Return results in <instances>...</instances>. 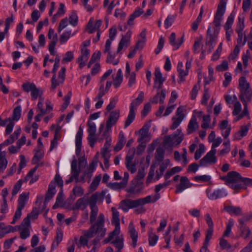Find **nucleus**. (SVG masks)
I'll return each mask as SVG.
<instances>
[{
    "mask_svg": "<svg viewBox=\"0 0 252 252\" xmlns=\"http://www.w3.org/2000/svg\"><path fill=\"white\" fill-rule=\"evenodd\" d=\"M42 94V91L41 90L40 88H37L35 86L31 93L32 99L35 100L37 98L39 95H41Z\"/></svg>",
    "mask_w": 252,
    "mask_h": 252,
    "instance_id": "nucleus-46",
    "label": "nucleus"
},
{
    "mask_svg": "<svg viewBox=\"0 0 252 252\" xmlns=\"http://www.w3.org/2000/svg\"><path fill=\"white\" fill-rule=\"evenodd\" d=\"M91 215H90V223L92 224L95 220L97 216L98 209V207L90 208Z\"/></svg>",
    "mask_w": 252,
    "mask_h": 252,
    "instance_id": "nucleus-49",
    "label": "nucleus"
},
{
    "mask_svg": "<svg viewBox=\"0 0 252 252\" xmlns=\"http://www.w3.org/2000/svg\"><path fill=\"white\" fill-rule=\"evenodd\" d=\"M83 134V128L80 126L75 136V153L77 156H79L81 153Z\"/></svg>",
    "mask_w": 252,
    "mask_h": 252,
    "instance_id": "nucleus-12",
    "label": "nucleus"
},
{
    "mask_svg": "<svg viewBox=\"0 0 252 252\" xmlns=\"http://www.w3.org/2000/svg\"><path fill=\"white\" fill-rule=\"evenodd\" d=\"M247 87L248 88H251L250 83L247 82L245 77H241L239 79L238 88L240 91L246 89Z\"/></svg>",
    "mask_w": 252,
    "mask_h": 252,
    "instance_id": "nucleus-35",
    "label": "nucleus"
},
{
    "mask_svg": "<svg viewBox=\"0 0 252 252\" xmlns=\"http://www.w3.org/2000/svg\"><path fill=\"white\" fill-rule=\"evenodd\" d=\"M107 53L108 55L106 59V62L107 63H111L114 65L118 64L119 62V60L117 59L116 60H114L115 58V54H112L111 52H109Z\"/></svg>",
    "mask_w": 252,
    "mask_h": 252,
    "instance_id": "nucleus-54",
    "label": "nucleus"
},
{
    "mask_svg": "<svg viewBox=\"0 0 252 252\" xmlns=\"http://www.w3.org/2000/svg\"><path fill=\"white\" fill-rule=\"evenodd\" d=\"M222 43H220L216 51L213 53L212 57V60L217 61L219 59L220 53L222 51Z\"/></svg>",
    "mask_w": 252,
    "mask_h": 252,
    "instance_id": "nucleus-56",
    "label": "nucleus"
},
{
    "mask_svg": "<svg viewBox=\"0 0 252 252\" xmlns=\"http://www.w3.org/2000/svg\"><path fill=\"white\" fill-rule=\"evenodd\" d=\"M111 209L112 211V222L115 225V228L114 230L109 234L108 237L109 239L111 241H112L115 237H118L120 232L119 213L114 207H112Z\"/></svg>",
    "mask_w": 252,
    "mask_h": 252,
    "instance_id": "nucleus-6",
    "label": "nucleus"
},
{
    "mask_svg": "<svg viewBox=\"0 0 252 252\" xmlns=\"http://www.w3.org/2000/svg\"><path fill=\"white\" fill-rule=\"evenodd\" d=\"M216 152V150H211L199 161V166L205 167L215 164L217 162V157L215 156Z\"/></svg>",
    "mask_w": 252,
    "mask_h": 252,
    "instance_id": "nucleus-7",
    "label": "nucleus"
},
{
    "mask_svg": "<svg viewBox=\"0 0 252 252\" xmlns=\"http://www.w3.org/2000/svg\"><path fill=\"white\" fill-rule=\"evenodd\" d=\"M29 199V193L23 192L20 194L18 200V205L15 211L11 224H15L16 221L20 219L22 215V210L25 207Z\"/></svg>",
    "mask_w": 252,
    "mask_h": 252,
    "instance_id": "nucleus-5",
    "label": "nucleus"
},
{
    "mask_svg": "<svg viewBox=\"0 0 252 252\" xmlns=\"http://www.w3.org/2000/svg\"><path fill=\"white\" fill-rule=\"evenodd\" d=\"M123 79L122 71L119 69L117 73L116 76L113 79V86L117 89L121 85Z\"/></svg>",
    "mask_w": 252,
    "mask_h": 252,
    "instance_id": "nucleus-25",
    "label": "nucleus"
},
{
    "mask_svg": "<svg viewBox=\"0 0 252 252\" xmlns=\"http://www.w3.org/2000/svg\"><path fill=\"white\" fill-rule=\"evenodd\" d=\"M97 161H98V158L97 156H95L94 158V159L91 163H90L89 165V167L88 168V171L87 172V175L88 176H91V174L94 171V170L95 169L97 165Z\"/></svg>",
    "mask_w": 252,
    "mask_h": 252,
    "instance_id": "nucleus-37",
    "label": "nucleus"
},
{
    "mask_svg": "<svg viewBox=\"0 0 252 252\" xmlns=\"http://www.w3.org/2000/svg\"><path fill=\"white\" fill-rule=\"evenodd\" d=\"M158 239V236L153 234H149V243L150 246H154Z\"/></svg>",
    "mask_w": 252,
    "mask_h": 252,
    "instance_id": "nucleus-63",
    "label": "nucleus"
},
{
    "mask_svg": "<svg viewBox=\"0 0 252 252\" xmlns=\"http://www.w3.org/2000/svg\"><path fill=\"white\" fill-rule=\"evenodd\" d=\"M238 228L240 237L243 238L245 239L249 237L251 233L250 229L245 223H243L242 220L240 221V224H239Z\"/></svg>",
    "mask_w": 252,
    "mask_h": 252,
    "instance_id": "nucleus-17",
    "label": "nucleus"
},
{
    "mask_svg": "<svg viewBox=\"0 0 252 252\" xmlns=\"http://www.w3.org/2000/svg\"><path fill=\"white\" fill-rule=\"evenodd\" d=\"M206 192L207 197L210 200H216L227 195V193L224 189H215L213 191L210 189H207Z\"/></svg>",
    "mask_w": 252,
    "mask_h": 252,
    "instance_id": "nucleus-8",
    "label": "nucleus"
},
{
    "mask_svg": "<svg viewBox=\"0 0 252 252\" xmlns=\"http://www.w3.org/2000/svg\"><path fill=\"white\" fill-rule=\"evenodd\" d=\"M60 138L59 130L57 128L55 131L54 139L51 141L50 151L56 148L58 145V140Z\"/></svg>",
    "mask_w": 252,
    "mask_h": 252,
    "instance_id": "nucleus-39",
    "label": "nucleus"
},
{
    "mask_svg": "<svg viewBox=\"0 0 252 252\" xmlns=\"http://www.w3.org/2000/svg\"><path fill=\"white\" fill-rule=\"evenodd\" d=\"M224 210L228 213H233L236 215H241L242 213L241 209L239 207L226 206L224 207Z\"/></svg>",
    "mask_w": 252,
    "mask_h": 252,
    "instance_id": "nucleus-38",
    "label": "nucleus"
},
{
    "mask_svg": "<svg viewBox=\"0 0 252 252\" xmlns=\"http://www.w3.org/2000/svg\"><path fill=\"white\" fill-rule=\"evenodd\" d=\"M182 168L179 166H176L170 170H168L165 175V179L166 180L169 179L171 176L173 175L176 173H179L181 171H182Z\"/></svg>",
    "mask_w": 252,
    "mask_h": 252,
    "instance_id": "nucleus-41",
    "label": "nucleus"
},
{
    "mask_svg": "<svg viewBox=\"0 0 252 252\" xmlns=\"http://www.w3.org/2000/svg\"><path fill=\"white\" fill-rule=\"evenodd\" d=\"M145 170L144 168H141L138 170L137 175L136 177L133 180V182H138L142 181V179L145 177Z\"/></svg>",
    "mask_w": 252,
    "mask_h": 252,
    "instance_id": "nucleus-51",
    "label": "nucleus"
},
{
    "mask_svg": "<svg viewBox=\"0 0 252 252\" xmlns=\"http://www.w3.org/2000/svg\"><path fill=\"white\" fill-rule=\"evenodd\" d=\"M87 203H88L86 202L85 198L83 197L79 198L73 205L72 209H81L82 210H84L86 208Z\"/></svg>",
    "mask_w": 252,
    "mask_h": 252,
    "instance_id": "nucleus-26",
    "label": "nucleus"
},
{
    "mask_svg": "<svg viewBox=\"0 0 252 252\" xmlns=\"http://www.w3.org/2000/svg\"><path fill=\"white\" fill-rule=\"evenodd\" d=\"M144 97V92L141 91L139 93L138 97L134 99L130 104L129 112L125 122L124 128H126L133 121L135 117V111L137 107L143 101Z\"/></svg>",
    "mask_w": 252,
    "mask_h": 252,
    "instance_id": "nucleus-4",
    "label": "nucleus"
},
{
    "mask_svg": "<svg viewBox=\"0 0 252 252\" xmlns=\"http://www.w3.org/2000/svg\"><path fill=\"white\" fill-rule=\"evenodd\" d=\"M120 112L119 110L113 111L110 113V116L106 122V128L107 130L115 125L119 118Z\"/></svg>",
    "mask_w": 252,
    "mask_h": 252,
    "instance_id": "nucleus-13",
    "label": "nucleus"
},
{
    "mask_svg": "<svg viewBox=\"0 0 252 252\" xmlns=\"http://www.w3.org/2000/svg\"><path fill=\"white\" fill-rule=\"evenodd\" d=\"M6 152L0 153V172H3L6 168L8 161L5 158Z\"/></svg>",
    "mask_w": 252,
    "mask_h": 252,
    "instance_id": "nucleus-27",
    "label": "nucleus"
},
{
    "mask_svg": "<svg viewBox=\"0 0 252 252\" xmlns=\"http://www.w3.org/2000/svg\"><path fill=\"white\" fill-rule=\"evenodd\" d=\"M160 194L148 195L144 198H139L136 200L126 199L122 200L119 204V208L125 212H127L130 209L136 208L138 206L149 203H154L159 199Z\"/></svg>",
    "mask_w": 252,
    "mask_h": 252,
    "instance_id": "nucleus-2",
    "label": "nucleus"
},
{
    "mask_svg": "<svg viewBox=\"0 0 252 252\" xmlns=\"http://www.w3.org/2000/svg\"><path fill=\"white\" fill-rule=\"evenodd\" d=\"M169 40L170 44L172 46L174 50L178 49L184 42V36H183L179 42H176V34L175 32H172L169 37Z\"/></svg>",
    "mask_w": 252,
    "mask_h": 252,
    "instance_id": "nucleus-21",
    "label": "nucleus"
},
{
    "mask_svg": "<svg viewBox=\"0 0 252 252\" xmlns=\"http://www.w3.org/2000/svg\"><path fill=\"white\" fill-rule=\"evenodd\" d=\"M101 178V175H99L94 178V180L90 185V189L91 190H94L96 189V188L99 185Z\"/></svg>",
    "mask_w": 252,
    "mask_h": 252,
    "instance_id": "nucleus-52",
    "label": "nucleus"
},
{
    "mask_svg": "<svg viewBox=\"0 0 252 252\" xmlns=\"http://www.w3.org/2000/svg\"><path fill=\"white\" fill-rule=\"evenodd\" d=\"M154 75V83H156V84H158V82H160L162 80H163V81H165V79L162 77V73H161L160 69L159 68H156Z\"/></svg>",
    "mask_w": 252,
    "mask_h": 252,
    "instance_id": "nucleus-47",
    "label": "nucleus"
},
{
    "mask_svg": "<svg viewBox=\"0 0 252 252\" xmlns=\"http://www.w3.org/2000/svg\"><path fill=\"white\" fill-rule=\"evenodd\" d=\"M105 193L104 191L101 192H96L93 194L88 200L87 203L90 208L97 207L96 204L98 201L102 202L104 199Z\"/></svg>",
    "mask_w": 252,
    "mask_h": 252,
    "instance_id": "nucleus-9",
    "label": "nucleus"
},
{
    "mask_svg": "<svg viewBox=\"0 0 252 252\" xmlns=\"http://www.w3.org/2000/svg\"><path fill=\"white\" fill-rule=\"evenodd\" d=\"M8 120V123L6 126L5 129V133L7 135L10 134L12 131L13 128L15 125L14 122L12 121V119H11V118H9Z\"/></svg>",
    "mask_w": 252,
    "mask_h": 252,
    "instance_id": "nucleus-62",
    "label": "nucleus"
},
{
    "mask_svg": "<svg viewBox=\"0 0 252 252\" xmlns=\"http://www.w3.org/2000/svg\"><path fill=\"white\" fill-rule=\"evenodd\" d=\"M125 141V139L124 134L122 131H121L119 134L118 141L116 146L114 148V151L118 152L120 150H121L124 146Z\"/></svg>",
    "mask_w": 252,
    "mask_h": 252,
    "instance_id": "nucleus-29",
    "label": "nucleus"
},
{
    "mask_svg": "<svg viewBox=\"0 0 252 252\" xmlns=\"http://www.w3.org/2000/svg\"><path fill=\"white\" fill-rule=\"evenodd\" d=\"M106 229H101L100 231L98 233L97 236L93 241V244L94 246L91 250V252H94L95 246L97 245L99 241L105 235Z\"/></svg>",
    "mask_w": 252,
    "mask_h": 252,
    "instance_id": "nucleus-32",
    "label": "nucleus"
},
{
    "mask_svg": "<svg viewBox=\"0 0 252 252\" xmlns=\"http://www.w3.org/2000/svg\"><path fill=\"white\" fill-rule=\"evenodd\" d=\"M48 37L49 39H52L51 41H54L55 43H57L58 41V35L56 33H55L54 30L50 28L48 33Z\"/></svg>",
    "mask_w": 252,
    "mask_h": 252,
    "instance_id": "nucleus-58",
    "label": "nucleus"
},
{
    "mask_svg": "<svg viewBox=\"0 0 252 252\" xmlns=\"http://www.w3.org/2000/svg\"><path fill=\"white\" fill-rule=\"evenodd\" d=\"M155 166L154 165H152L150 167V171L146 180V184H149L151 182L154 175H155Z\"/></svg>",
    "mask_w": 252,
    "mask_h": 252,
    "instance_id": "nucleus-61",
    "label": "nucleus"
},
{
    "mask_svg": "<svg viewBox=\"0 0 252 252\" xmlns=\"http://www.w3.org/2000/svg\"><path fill=\"white\" fill-rule=\"evenodd\" d=\"M252 97V90L248 87L246 89L240 91L239 98L242 102H250Z\"/></svg>",
    "mask_w": 252,
    "mask_h": 252,
    "instance_id": "nucleus-15",
    "label": "nucleus"
},
{
    "mask_svg": "<svg viewBox=\"0 0 252 252\" xmlns=\"http://www.w3.org/2000/svg\"><path fill=\"white\" fill-rule=\"evenodd\" d=\"M100 229H97V227L93 224L89 230L84 233V236L87 238L93 237L96 233H98Z\"/></svg>",
    "mask_w": 252,
    "mask_h": 252,
    "instance_id": "nucleus-33",
    "label": "nucleus"
},
{
    "mask_svg": "<svg viewBox=\"0 0 252 252\" xmlns=\"http://www.w3.org/2000/svg\"><path fill=\"white\" fill-rule=\"evenodd\" d=\"M191 184L189 182V179L186 177H182L180 179V183L176 186V192L180 193L185 189L190 188Z\"/></svg>",
    "mask_w": 252,
    "mask_h": 252,
    "instance_id": "nucleus-14",
    "label": "nucleus"
},
{
    "mask_svg": "<svg viewBox=\"0 0 252 252\" xmlns=\"http://www.w3.org/2000/svg\"><path fill=\"white\" fill-rule=\"evenodd\" d=\"M21 107L20 106H17L16 107L13 112L11 119L14 122V121H18L20 119L21 117Z\"/></svg>",
    "mask_w": 252,
    "mask_h": 252,
    "instance_id": "nucleus-44",
    "label": "nucleus"
},
{
    "mask_svg": "<svg viewBox=\"0 0 252 252\" xmlns=\"http://www.w3.org/2000/svg\"><path fill=\"white\" fill-rule=\"evenodd\" d=\"M124 239L119 237H117L114 241L111 242V244H113L118 249L117 252H121V249L124 247Z\"/></svg>",
    "mask_w": 252,
    "mask_h": 252,
    "instance_id": "nucleus-36",
    "label": "nucleus"
},
{
    "mask_svg": "<svg viewBox=\"0 0 252 252\" xmlns=\"http://www.w3.org/2000/svg\"><path fill=\"white\" fill-rule=\"evenodd\" d=\"M245 27L244 25V17L242 16H239L238 22L237 24L236 32L237 33H243Z\"/></svg>",
    "mask_w": 252,
    "mask_h": 252,
    "instance_id": "nucleus-40",
    "label": "nucleus"
},
{
    "mask_svg": "<svg viewBox=\"0 0 252 252\" xmlns=\"http://www.w3.org/2000/svg\"><path fill=\"white\" fill-rule=\"evenodd\" d=\"M213 233V228H208L206 233L205 239L203 244L208 246L209 242L211 239Z\"/></svg>",
    "mask_w": 252,
    "mask_h": 252,
    "instance_id": "nucleus-60",
    "label": "nucleus"
},
{
    "mask_svg": "<svg viewBox=\"0 0 252 252\" xmlns=\"http://www.w3.org/2000/svg\"><path fill=\"white\" fill-rule=\"evenodd\" d=\"M56 193L55 186L51 183L48 187V191L45 196V203H48Z\"/></svg>",
    "mask_w": 252,
    "mask_h": 252,
    "instance_id": "nucleus-23",
    "label": "nucleus"
},
{
    "mask_svg": "<svg viewBox=\"0 0 252 252\" xmlns=\"http://www.w3.org/2000/svg\"><path fill=\"white\" fill-rule=\"evenodd\" d=\"M129 232L130 234V238L132 240V246L133 248H135L137 245L138 233L134 227L130 228L129 229Z\"/></svg>",
    "mask_w": 252,
    "mask_h": 252,
    "instance_id": "nucleus-34",
    "label": "nucleus"
},
{
    "mask_svg": "<svg viewBox=\"0 0 252 252\" xmlns=\"http://www.w3.org/2000/svg\"><path fill=\"white\" fill-rule=\"evenodd\" d=\"M198 128L197 119L195 115H192L188 126L187 133L190 134L194 132Z\"/></svg>",
    "mask_w": 252,
    "mask_h": 252,
    "instance_id": "nucleus-19",
    "label": "nucleus"
},
{
    "mask_svg": "<svg viewBox=\"0 0 252 252\" xmlns=\"http://www.w3.org/2000/svg\"><path fill=\"white\" fill-rule=\"evenodd\" d=\"M35 85L33 83L27 82L22 85L23 90L26 93L32 92Z\"/></svg>",
    "mask_w": 252,
    "mask_h": 252,
    "instance_id": "nucleus-55",
    "label": "nucleus"
},
{
    "mask_svg": "<svg viewBox=\"0 0 252 252\" xmlns=\"http://www.w3.org/2000/svg\"><path fill=\"white\" fill-rule=\"evenodd\" d=\"M142 184V181H139L138 182H133L132 181V184L126 189V191L129 193L127 197H131L133 194H139L142 189V188L140 187Z\"/></svg>",
    "mask_w": 252,
    "mask_h": 252,
    "instance_id": "nucleus-11",
    "label": "nucleus"
},
{
    "mask_svg": "<svg viewBox=\"0 0 252 252\" xmlns=\"http://www.w3.org/2000/svg\"><path fill=\"white\" fill-rule=\"evenodd\" d=\"M1 230H0V239L3 238L6 234L10 233L15 232L16 229V228L11 225L7 226H3L1 227Z\"/></svg>",
    "mask_w": 252,
    "mask_h": 252,
    "instance_id": "nucleus-30",
    "label": "nucleus"
},
{
    "mask_svg": "<svg viewBox=\"0 0 252 252\" xmlns=\"http://www.w3.org/2000/svg\"><path fill=\"white\" fill-rule=\"evenodd\" d=\"M220 178L225 182V185L235 190L244 188L241 184L238 183L241 182L242 176L236 171L229 172L226 176H220Z\"/></svg>",
    "mask_w": 252,
    "mask_h": 252,
    "instance_id": "nucleus-3",
    "label": "nucleus"
},
{
    "mask_svg": "<svg viewBox=\"0 0 252 252\" xmlns=\"http://www.w3.org/2000/svg\"><path fill=\"white\" fill-rule=\"evenodd\" d=\"M131 35V31H128L125 35H123L119 44L116 53L119 54L124 47L127 48L130 44Z\"/></svg>",
    "mask_w": 252,
    "mask_h": 252,
    "instance_id": "nucleus-10",
    "label": "nucleus"
},
{
    "mask_svg": "<svg viewBox=\"0 0 252 252\" xmlns=\"http://www.w3.org/2000/svg\"><path fill=\"white\" fill-rule=\"evenodd\" d=\"M172 120H174V122L172 125L170 126V129L172 130H174L176 129L180 125V124L183 121V118L181 117L177 118L173 117Z\"/></svg>",
    "mask_w": 252,
    "mask_h": 252,
    "instance_id": "nucleus-64",
    "label": "nucleus"
},
{
    "mask_svg": "<svg viewBox=\"0 0 252 252\" xmlns=\"http://www.w3.org/2000/svg\"><path fill=\"white\" fill-rule=\"evenodd\" d=\"M112 82L107 81L106 84L105 88H104V84L102 83H100V86L99 88V96L101 95H104L109 91L112 85Z\"/></svg>",
    "mask_w": 252,
    "mask_h": 252,
    "instance_id": "nucleus-31",
    "label": "nucleus"
},
{
    "mask_svg": "<svg viewBox=\"0 0 252 252\" xmlns=\"http://www.w3.org/2000/svg\"><path fill=\"white\" fill-rule=\"evenodd\" d=\"M71 173L74 174V175H79L80 169L77 168V161L76 159H73L71 164Z\"/></svg>",
    "mask_w": 252,
    "mask_h": 252,
    "instance_id": "nucleus-50",
    "label": "nucleus"
},
{
    "mask_svg": "<svg viewBox=\"0 0 252 252\" xmlns=\"http://www.w3.org/2000/svg\"><path fill=\"white\" fill-rule=\"evenodd\" d=\"M176 18L175 15H168L164 21V26L166 29L170 27Z\"/></svg>",
    "mask_w": 252,
    "mask_h": 252,
    "instance_id": "nucleus-59",
    "label": "nucleus"
},
{
    "mask_svg": "<svg viewBox=\"0 0 252 252\" xmlns=\"http://www.w3.org/2000/svg\"><path fill=\"white\" fill-rule=\"evenodd\" d=\"M90 55V51L86 48H83L81 50V55L80 56L77 60V62L79 63V67L82 68L86 65V62L89 59V56Z\"/></svg>",
    "mask_w": 252,
    "mask_h": 252,
    "instance_id": "nucleus-16",
    "label": "nucleus"
},
{
    "mask_svg": "<svg viewBox=\"0 0 252 252\" xmlns=\"http://www.w3.org/2000/svg\"><path fill=\"white\" fill-rule=\"evenodd\" d=\"M234 20V15L231 13L227 18V21L224 26V29L225 31L229 30L232 27Z\"/></svg>",
    "mask_w": 252,
    "mask_h": 252,
    "instance_id": "nucleus-43",
    "label": "nucleus"
},
{
    "mask_svg": "<svg viewBox=\"0 0 252 252\" xmlns=\"http://www.w3.org/2000/svg\"><path fill=\"white\" fill-rule=\"evenodd\" d=\"M166 96V90L163 89L161 92H158L157 94L151 99V102L152 103L157 104L158 102L160 104H163L164 99Z\"/></svg>",
    "mask_w": 252,
    "mask_h": 252,
    "instance_id": "nucleus-18",
    "label": "nucleus"
},
{
    "mask_svg": "<svg viewBox=\"0 0 252 252\" xmlns=\"http://www.w3.org/2000/svg\"><path fill=\"white\" fill-rule=\"evenodd\" d=\"M226 4V2L225 0H220L213 20V23L215 28L214 29L213 31L211 30L210 27L208 28L206 38V45L209 47L208 50L209 53L212 52V50L214 48L216 44V40L220 31L221 21L222 19V16L225 13Z\"/></svg>",
    "mask_w": 252,
    "mask_h": 252,
    "instance_id": "nucleus-1",
    "label": "nucleus"
},
{
    "mask_svg": "<svg viewBox=\"0 0 252 252\" xmlns=\"http://www.w3.org/2000/svg\"><path fill=\"white\" fill-rule=\"evenodd\" d=\"M35 152L34 155L32 159V163L33 164H38L40 160L43 158L44 157V153L42 150L35 149Z\"/></svg>",
    "mask_w": 252,
    "mask_h": 252,
    "instance_id": "nucleus-28",
    "label": "nucleus"
},
{
    "mask_svg": "<svg viewBox=\"0 0 252 252\" xmlns=\"http://www.w3.org/2000/svg\"><path fill=\"white\" fill-rule=\"evenodd\" d=\"M249 127L247 126H242L239 131L236 132L233 135L234 140H240L243 137L245 136L248 132Z\"/></svg>",
    "mask_w": 252,
    "mask_h": 252,
    "instance_id": "nucleus-20",
    "label": "nucleus"
},
{
    "mask_svg": "<svg viewBox=\"0 0 252 252\" xmlns=\"http://www.w3.org/2000/svg\"><path fill=\"white\" fill-rule=\"evenodd\" d=\"M178 136L177 133L168 135L164 136L163 143L165 146L171 147L174 144L175 139Z\"/></svg>",
    "mask_w": 252,
    "mask_h": 252,
    "instance_id": "nucleus-24",
    "label": "nucleus"
},
{
    "mask_svg": "<svg viewBox=\"0 0 252 252\" xmlns=\"http://www.w3.org/2000/svg\"><path fill=\"white\" fill-rule=\"evenodd\" d=\"M71 31H67L63 32L60 36V41L61 44L65 43L70 38Z\"/></svg>",
    "mask_w": 252,
    "mask_h": 252,
    "instance_id": "nucleus-45",
    "label": "nucleus"
},
{
    "mask_svg": "<svg viewBox=\"0 0 252 252\" xmlns=\"http://www.w3.org/2000/svg\"><path fill=\"white\" fill-rule=\"evenodd\" d=\"M69 23L74 27L77 25L78 16L75 12H71L69 17Z\"/></svg>",
    "mask_w": 252,
    "mask_h": 252,
    "instance_id": "nucleus-57",
    "label": "nucleus"
},
{
    "mask_svg": "<svg viewBox=\"0 0 252 252\" xmlns=\"http://www.w3.org/2000/svg\"><path fill=\"white\" fill-rule=\"evenodd\" d=\"M73 58L74 55L73 52L68 51L65 54L64 56L62 61V62L63 63H68L71 62Z\"/></svg>",
    "mask_w": 252,
    "mask_h": 252,
    "instance_id": "nucleus-53",
    "label": "nucleus"
},
{
    "mask_svg": "<svg viewBox=\"0 0 252 252\" xmlns=\"http://www.w3.org/2000/svg\"><path fill=\"white\" fill-rule=\"evenodd\" d=\"M164 150L161 148H158L156 150L155 158L157 161H161L164 158Z\"/></svg>",
    "mask_w": 252,
    "mask_h": 252,
    "instance_id": "nucleus-48",
    "label": "nucleus"
},
{
    "mask_svg": "<svg viewBox=\"0 0 252 252\" xmlns=\"http://www.w3.org/2000/svg\"><path fill=\"white\" fill-rule=\"evenodd\" d=\"M104 223V215L100 213L99 215L98 220L96 221V222L95 223L93 224L96 227H97V229H105L103 228Z\"/></svg>",
    "mask_w": 252,
    "mask_h": 252,
    "instance_id": "nucleus-42",
    "label": "nucleus"
},
{
    "mask_svg": "<svg viewBox=\"0 0 252 252\" xmlns=\"http://www.w3.org/2000/svg\"><path fill=\"white\" fill-rule=\"evenodd\" d=\"M149 129V127L145 125L139 130V137L138 138V142H146L147 141L146 139L148 137Z\"/></svg>",
    "mask_w": 252,
    "mask_h": 252,
    "instance_id": "nucleus-22",
    "label": "nucleus"
}]
</instances>
